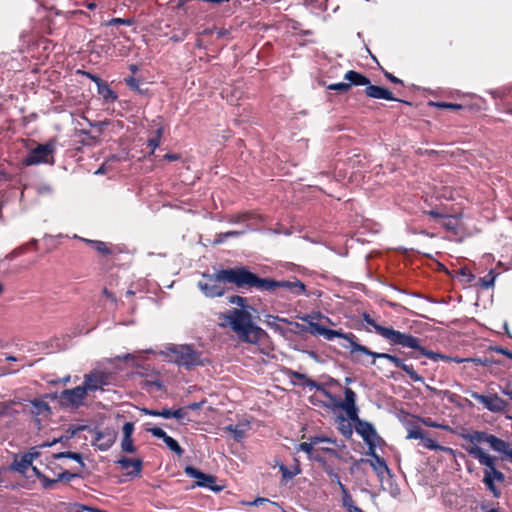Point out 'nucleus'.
Instances as JSON below:
<instances>
[{
	"mask_svg": "<svg viewBox=\"0 0 512 512\" xmlns=\"http://www.w3.org/2000/svg\"><path fill=\"white\" fill-rule=\"evenodd\" d=\"M229 302L237 304L241 309L233 308L220 314L219 325L223 328H230L240 342L258 347L267 345L270 337L265 330L253 323L251 313L245 309L246 299L241 296H231Z\"/></svg>",
	"mask_w": 512,
	"mask_h": 512,
	"instance_id": "f257e3e1",
	"label": "nucleus"
},
{
	"mask_svg": "<svg viewBox=\"0 0 512 512\" xmlns=\"http://www.w3.org/2000/svg\"><path fill=\"white\" fill-rule=\"evenodd\" d=\"M321 336H323L326 340L329 341L333 340L334 338H341L349 342L350 353L351 355H353V360L356 362L361 361L357 354L370 356L373 357L374 359H386L393 363L397 368L403 370L413 382H424V378L414 370L412 365L406 364L401 358H399L396 355L370 351L366 346L361 345L355 341L356 337L353 333H345L342 330H333L325 327ZM374 363L375 360L372 361V364Z\"/></svg>",
	"mask_w": 512,
	"mask_h": 512,
	"instance_id": "f03ea898",
	"label": "nucleus"
},
{
	"mask_svg": "<svg viewBox=\"0 0 512 512\" xmlns=\"http://www.w3.org/2000/svg\"><path fill=\"white\" fill-rule=\"evenodd\" d=\"M466 452L477 459L478 462L485 466L483 483L486 488L493 494L494 497L500 496V490L496 487L495 482L503 483L505 481V475L496 469V458L484 452L479 446H466Z\"/></svg>",
	"mask_w": 512,
	"mask_h": 512,
	"instance_id": "7ed1b4c3",
	"label": "nucleus"
},
{
	"mask_svg": "<svg viewBox=\"0 0 512 512\" xmlns=\"http://www.w3.org/2000/svg\"><path fill=\"white\" fill-rule=\"evenodd\" d=\"M222 279L226 283L235 285L237 288H257L263 291L265 278L258 277L246 267H236L221 270Z\"/></svg>",
	"mask_w": 512,
	"mask_h": 512,
	"instance_id": "20e7f679",
	"label": "nucleus"
},
{
	"mask_svg": "<svg viewBox=\"0 0 512 512\" xmlns=\"http://www.w3.org/2000/svg\"><path fill=\"white\" fill-rule=\"evenodd\" d=\"M167 361L184 367L188 371L192 369V346L188 344H168L159 352Z\"/></svg>",
	"mask_w": 512,
	"mask_h": 512,
	"instance_id": "39448f33",
	"label": "nucleus"
},
{
	"mask_svg": "<svg viewBox=\"0 0 512 512\" xmlns=\"http://www.w3.org/2000/svg\"><path fill=\"white\" fill-rule=\"evenodd\" d=\"M363 320L365 323L374 328L376 333L389 341L391 345H399L404 347V345H408L412 343V339L410 338V334L403 333L398 330L393 329L392 327H385L378 324L373 318L370 317L369 314H363Z\"/></svg>",
	"mask_w": 512,
	"mask_h": 512,
	"instance_id": "423d86ee",
	"label": "nucleus"
},
{
	"mask_svg": "<svg viewBox=\"0 0 512 512\" xmlns=\"http://www.w3.org/2000/svg\"><path fill=\"white\" fill-rule=\"evenodd\" d=\"M55 152V145L52 142L39 144L32 149L28 155L23 159V164L26 166L38 165L42 163L53 164V154Z\"/></svg>",
	"mask_w": 512,
	"mask_h": 512,
	"instance_id": "0eeeda50",
	"label": "nucleus"
},
{
	"mask_svg": "<svg viewBox=\"0 0 512 512\" xmlns=\"http://www.w3.org/2000/svg\"><path fill=\"white\" fill-rule=\"evenodd\" d=\"M283 289L293 296H300L305 294L306 286L300 280L294 278L293 280H282L277 281L269 278H265L263 291H273L276 289Z\"/></svg>",
	"mask_w": 512,
	"mask_h": 512,
	"instance_id": "6e6552de",
	"label": "nucleus"
},
{
	"mask_svg": "<svg viewBox=\"0 0 512 512\" xmlns=\"http://www.w3.org/2000/svg\"><path fill=\"white\" fill-rule=\"evenodd\" d=\"M226 280L221 277V270L215 275L206 276L199 282V288L207 297L221 296L225 292Z\"/></svg>",
	"mask_w": 512,
	"mask_h": 512,
	"instance_id": "1a4fd4ad",
	"label": "nucleus"
},
{
	"mask_svg": "<svg viewBox=\"0 0 512 512\" xmlns=\"http://www.w3.org/2000/svg\"><path fill=\"white\" fill-rule=\"evenodd\" d=\"M110 374L101 370H93L84 375L82 387L85 388V392H95L97 390H104V386L109 385Z\"/></svg>",
	"mask_w": 512,
	"mask_h": 512,
	"instance_id": "9d476101",
	"label": "nucleus"
},
{
	"mask_svg": "<svg viewBox=\"0 0 512 512\" xmlns=\"http://www.w3.org/2000/svg\"><path fill=\"white\" fill-rule=\"evenodd\" d=\"M86 396L85 388L80 385L72 389L63 390L59 395V402L63 407L79 408L84 404Z\"/></svg>",
	"mask_w": 512,
	"mask_h": 512,
	"instance_id": "9b49d317",
	"label": "nucleus"
},
{
	"mask_svg": "<svg viewBox=\"0 0 512 512\" xmlns=\"http://www.w3.org/2000/svg\"><path fill=\"white\" fill-rule=\"evenodd\" d=\"M470 396L480 402L485 409L493 413L504 412L508 406V403L497 394L482 395L471 391Z\"/></svg>",
	"mask_w": 512,
	"mask_h": 512,
	"instance_id": "f8f14e48",
	"label": "nucleus"
},
{
	"mask_svg": "<svg viewBox=\"0 0 512 512\" xmlns=\"http://www.w3.org/2000/svg\"><path fill=\"white\" fill-rule=\"evenodd\" d=\"M323 443L333 444L339 447V443L335 439H331L325 436L316 435L309 439V442H302L299 444V450L305 452L310 460H321L320 456L316 453V445Z\"/></svg>",
	"mask_w": 512,
	"mask_h": 512,
	"instance_id": "ddd939ff",
	"label": "nucleus"
},
{
	"mask_svg": "<svg viewBox=\"0 0 512 512\" xmlns=\"http://www.w3.org/2000/svg\"><path fill=\"white\" fill-rule=\"evenodd\" d=\"M194 486L204 487L213 492H220L225 488L224 484H218L217 478L194 469Z\"/></svg>",
	"mask_w": 512,
	"mask_h": 512,
	"instance_id": "4468645a",
	"label": "nucleus"
},
{
	"mask_svg": "<svg viewBox=\"0 0 512 512\" xmlns=\"http://www.w3.org/2000/svg\"><path fill=\"white\" fill-rule=\"evenodd\" d=\"M40 455L39 452H28L17 454L11 464V469L25 475L27 470L32 466V462Z\"/></svg>",
	"mask_w": 512,
	"mask_h": 512,
	"instance_id": "2eb2a0df",
	"label": "nucleus"
},
{
	"mask_svg": "<svg viewBox=\"0 0 512 512\" xmlns=\"http://www.w3.org/2000/svg\"><path fill=\"white\" fill-rule=\"evenodd\" d=\"M410 338L412 339V343L408 344V345H404L403 348H410V349L417 350V351H419V353L421 355H423L433 361H439V360L446 361V362L451 361L452 356H448L445 354L436 353V352L427 350L426 348L421 346L419 338H417L411 334H410Z\"/></svg>",
	"mask_w": 512,
	"mask_h": 512,
	"instance_id": "dca6fc26",
	"label": "nucleus"
},
{
	"mask_svg": "<svg viewBox=\"0 0 512 512\" xmlns=\"http://www.w3.org/2000/svg\"><path fill=\"white\" fill-rule=\"evenodd\" d=\"M330 477L336 482V484L339 486L341 493H342V505L346 509L347 512H364L360 507H358L349 493L348 489L343 485V483L340 480L339 475L334 472Z\"/></svg>",
	"mask_w": 512,
	"mask_h": 512,
	"instance_id": "f3484780",
	"label": "nucleus"
},
{
	"mask_svg": "<svg viewBox=\"0 0 512 512\" xmlns=\"http://www.w3.org/2000/svg\"><path fill=\"white\" fill-rule=\"evenodd\" d=\"M116 463L119 464L121 468L126 471V475L132 477L140 476L143 468V462L141 459H129L126 457H122Z\"/></svg>",
	"mask_w": 512,
	"mask_h": 512,
	"instance_id": "a211bd4d",
	"label": "nucleus"
},
{
	"mask_svg": "<svg viewBox=\"0 0 512 512\" xmlns=\"http://www.w3.org/2000/svg\"><path fill=\"white\" fill-rule=\"evenodd\" d=\"M342 447H344L343 444H339V447H336L333 444H327V443L316 445V453L320 456L321 460H315V461L316 462H324V459H328V460L340 459L338 449L342 448Z\"/></svg>",
	"mask_w": 512,
	"mask_h": 512,
	"instance_id": "6ab92c4d",
	"label": "nucleus"
},
{
	"mask_svg": "<svg viewBox=\"0 0 512 512\" xmlns=\"http://www.w3.org/2000/svg\"><path fill=\"white\" fill-rule=\"evenodd\" d=\"M344 394L345 399L339 404V407L342 408L351 419H354L357 417L358 411L356 407V393L351 388H346Z\"/></svg>",
	"mask_w": 512,
	"mask_h": 512,
	"instance_id": "aec40b11",
	"label": "nucleus"
},
{
	"mask_svg": "<svg viewBox=\"0 0 512 512\" xmlns=\"http://www.w3.org/2000/svg\"><path fill=\"white\" fill-rule=\"evenodd\" d=\"M487 443L494 451L505 455L512 462V443L506 442L492 434L489 435Z\"/></svg>",
	"mask_w": 512,
	"mask_h": 512,
	"instance_id": "412c9836",
	"label": "nucleus"
},
{
	"mask_svg": "<svg viewBox=\"0 0 512 512\" xmlns=\"http://www.w3.org/2000/svg\"><path fill=\"white\" fill-rule=\"evenodd\" d=\"M369 454L372 456V459L371 460H367V462H369L370 466L373 468V470L377 474L378 478L382 482L383 478H384V475L386 473L387 474L390 473V469L388 468L385 460L383 458H381L379 455H377L375 453V451L373 450V448H370V453Z\"/></svg>",
	"mask_w": 512,
	"mask_h": 512,
	"instance_id": "4be33fe9",
	"label": "nucleus"
},
{
	"mask_svg": "<svg viewBox=\"0 0 512 512\" xmlns=\"http://www.w3.org/2000/svg\"><path fill=\"white\" fill-rule=\"evenodd\" d=\"M365 93L368 97L373 98V99H384V100H388V101H398V99H396L393 96V94L391 93L390 90H388L387 88L381 87V86H377V85L369 84L365 89Z\"/></svg>",
	"mask_w": 512,
	"mask_h": 512,
	"instance_id": "5701e85b",
	"label": "nucleus"
},
{
	"mask_svg": "<svg viewBox=\"0 0 512 512\" xmlns=\"http://www.w3.org/2000/svg\"><path fill=\"white\" fill-rule=\"evenodd\" d=\"M30 413L35 417L37 425H40L39 417H48L51 413V408L47 402L39 399H34L31 401Z\"/></svg>",
	"mask_w": 512,
	"mask_h": 512,
	"instance_id": "b1692460",
	"label": "nucleus"
},
{
	"mask_svg": "<svg viewBox=\"0 0 512 512\" xmlns=\"http://www.w3.org/2000/svg\"><path fill=\"white\" fill-rule=\"evenodd\" d=\"M356 431L363 440L372 448L373 440L377 436L376 430L373 425L369 422L360 421Z\"/></svg>",
	"mask_w": 512,
	"mask_h": 512,
	"instance_id": "393cba45",
	"label": "nucleus"
},
{
	"mask_svg": "<svg viewBox=\"0 0 512 512\" xmlns=\"http://www.w3.org/2000/svg\"><path fill=\"white\" fill-rule=\"evenodd\" d=\"M250 428V422L245 421L236 425H227L223 429L229 432L232 438L238 442L244 439L246 431Z\"/></svg>",
	"mask_w": 512,
	"mask_h": 512,
	"instance_id": "a878e982",
	"label": "nucleus"
},
{
	"mask_svg": "<svg viewBox=\"0 0 512 512\" xmlns=\"http://www.w3.org/2000/svg\"><path fill=\"white\" fill-rule=\"evenodd\" d=\"M344 79L348 81V84L351 86H368L370 84V79L366 77L365 75L354 71L349 70L345 73Z\"/></svg>",
	"mask_w": 512,
	"mask_h": 512,
	"instance_id": "bb28decb",
	"label": "nucleus"
},
{
	"mask_svg": "<svg viewBox=\"0 0 512 512\" xmlns=\"http://www.w3.org/2000/svg\"><path fill=\"white\" fill-rule=\"evenodd\" d=\"M140 386L143 390H146L149 393H157L164 391V384L160 380L158 375L154 376L153 379H142Z\"/></svg>",
	"mask_w": 512,
	"mask_h": 512,
	"instance_id": "cd10ccee",
	"label": "nucleus"
},
{
	"mask_svg": "<svg viewBox=\"0 0 512 512\" xmlns=\"http://www.w3.org/2000/svg\"><path fill=\"white\" fill-rule=\"evenodd\" d=\"M74 137L77 138V142L84 146H93L98 142L97 137L89 134L87 130L76 129Z\"/></svg>",
	"mask_w": 512,
	"mask_h": 512,
	"instance_id": "c85d7f7f",
	"label": "nucleus"
},
{
	"mask_svg": "<svg viewBox=\"0 0 512 512\" xmlns=\"http://www.w3.org/2000/svg\"><path fill=\"white\" fill-rule=\"evenodd\" d=\"M97 93L101 96L105 103H113L117 100V94L110 88L107 82L99 84Z\"/></svg>",
	"mask_w": 512,
	"mask_h": 512,
	"instance_id": "c756f323",
	"label": "nucleus"
},
{
	"mask_svg": "<svg viewBox=\"0 0 512 512\" xmlns=\"http://www.w3.org/2000/svg\"><path fill=\"white\" fill-rule=\"evenodd\" d=\"M84 241L103 256L112 254V249L106 242L90 239H84Z\"/></svg>",
	"mask_w": 512,
	"mask_h": 512,
	"instance_id": "7c9ffc66",
	"label": "nucleus"
},
{
	"mask_svg": "<svg viewBox=\"0 0 512 512\" xmlns=\"http://www.w3.org/2000/svg\"><path fill=\"white\" fill-rule=\"evenodd\" d=\"M300 319L304 322H306L308 324V329L307 331L312 334V335H318V336H321L322 333H323V330H324V326L317 323V322H313V316L312 315H304L302 317H300Z\"/></svg>",
	"mask_w": 512,
	"mask_h": 512,
	"instance_id": "2f4dec72",
	"label": "nucleus"
},
{
	"mask_svg": "<svg viewBox=\"0 0 512 512\" xmlns=\"http://www.w3.org/2000/svg\"><path fill=\"white\" fill-rule=\"evenodd\" d=\"M440 225L446 230L456 233L459 227V218L456 216L445 215L440 222Z\"/></svg>",
	"mask_w": 512,
	"mask_h": 512,
	"instance_id": "473e14b6",
	"label": "nucleus"
},
{
	"mask_svg": "<svg viewBox=\"0 0 512 512\" xmlns=\"http://www.w3.org/2000/svg\"><path fill=\"white\" fill-rule=\"evenodd\" d=\"M489 435L490 434L485 433V432L474 431L472 433L465 435L464 438L466 440L470 441L473 444L472 446H474V445L478 446V444L481 442L487 443Z\"/></svg>",
	"mask_w": 512,
	"mask_h": 512,
	"instance_id": "72a5a7b5",
	"label": "nucleus"
},
{
	"mask_svg": "<svg viewBox=\"0 0 512 512\" xmlns=\"http://www.w3.org/2000/svg\"><path fill=\"white\" fill-rule=\"evenodd\" d=\"M421 442H422V445L425 448L429 449V450H433V451H452L451 448H447V447H444V446H441V445L437 444L436 441L433 440L432 438L428 437L426 433L422 437Z\"/></svg>",
	"mask_w": 512,
	"mask_h": 512,
	"instance_id": "f704fd0d",
	"label": "nucleus"
},
{
	"mask_svg": "<svg viewBox=\"0 0 512 512\" xmlns=\"http://www.w3.org/2000/svg\"><path fill=\"white\" fill-rule=\"evenodd\" d=\"M53 458L54 459L69 458V459L77 461L80 464L81 469H83L85 467L82 455L77 452H72V451L59 452V453L53 454Z\"/></svg>",
	"mask_w": 512,
	"mask_h": 512,
	"instance_id": "c9c22d12",
	"label": "nucleus"
},
{
	"mask_svg": "<svg viewBox=\"0 0 512 512\" xmlns=\"http://www.w3.org/2000/svg\"><path fill=\"white\" fill-rule=\"evenodd\" d=\"M32 471L34 475L37 477V479L41 482V486L44 489H53L54 488V481H51V478L43 474L37 467L31 466Z\"/></svg>",
	"mask_w": 512,
	"mask_h": 512,
	"instance_id": "e433bc0d",
	"label": "nucleus"
},
{
	"mask_svg": "<svg viewBox=\"0 0 512 512\" xmlns=\"http://www.w3.org/2000/svg\"><path fill=\"white\" fill-rule=\"evenodd\" d=\"M279 322H285V323H288V321L286 319H283V318H280L278 316H274V315H267L266 316V319H265V323L267 326H269L271 329H273L274 331H277V332H280V333H283L284 330L283 328L279 325Z\"/></svg>",
	"mask_w": 512,
	"mask_h": 512,
	"instance_id": "4c0bfd02",
	"label": "nucleus"
},
{
	"mask_svg": "<svg viewBox=\"0 0 512 512\" xmlns=\"http://www.w3.org/2000/svg\"><path fill=\"white\" fill-rule=\"evenodd\" d=\"M80 477V471L71 472L68 470H62L57 474L55 478H51V481H54V485L60 481L70 482L72 479Z\"/></svg>",
	"mask_w": 512,
	"mask_h": 512,
	"instance_id": "58836bf2",
	"label": "nucleus"
},
{
	"mask_svg": "<svg viewBox=\"0 0 512 512\" xmlns=\"http://www.w3.org/2000/svg\"><path fill=\"white\" fill-rule=\"evenodd\" d=\"M279 470H280V472L282 474L283 480H285V481L292 480L296 475H298L301 472V470H300L298 465H296L291 470L286 465L280 464L279 465Z\"/></svg>",
	"mask_w": 512,
	"mask_h": 512,
	"instance_id": "ea45409f",
	"label": "nucleus"
},
{
	"mask_svg": "<svg viewBox=\"0 0 512 512\" xmlns=\"http://www.w3.org/2000/svg\"><path fill=\"white\" fill-rule=\"evenodd\" d=\"M192 406H187L183 408H179L176 410H173V416L172 418H175L179 421L181 424H186L190 421L189 415H188V409H190Z\"/></svg>",
	"mask_w": 512,
	"mask_h": 512,
	"instance_id": "a19ab883",
	"label": "nucleus"
},
{
	"mask_svg": "<svg viewBox=\"0 0 512 512\" xmlns=\"http://www.w3.org/2000/svg\"><path fill=\"white\" fill-rule=\"evenodd\" d=\"M251 216L249 212H241L228 216L227 221L231 224L243 223L251 219Z\"/></svg>",
	"mask_w": 512,
	"mask_h": 512,
	"instance_id": "79ce46f5",
	"label": "nucleus"
},
{
	"mask_svg": "<svg viewBox=\"0 0 512 512\" xmlns=\"http://www.w3.org/2000/svg\"><path fill=\"white\" fill-rule=\"evenodd\" d=\"M495 279H496V274L494 273L493 270H490L488 272V274H486L485 276H483L479 279V283H480L481 287L488 289V288H491L494 286Z\"/></svg>",
	"mask_w": 512,
	"mask_h": 512,
	"instance_id": "37998d69",
	"label": "nucleus"
},
{
	"mask_svg": "<svg viewBox=\"0 0 512 512\" xmlns=\"http://www.w3.org/2000/svg\"><path fill=\"white\" fill-rule=\"evenodd\" d=\"M135 24L134 18H112L103 23L104 26H114V25H126L131 26Z\"/></svg>",
	"mask_w": 512,
	"mask_h": 512,
	"instance_id": "c03bdc74",
	"label": "nucleus"
},
{
	"mask_svg": "<svg viewBox=\"0 0 512 512\" xmlns=\"http://www.w3.org/2000/svg\"><path fill=\"white\" fill-rule=\"evenodd\" d=\"M264 503H269V504L274 505L276 507H280L279 503L271 501V500H269L267 498H264V497H257L253 501H241V504L244 505V506H259V505H262Z\"/></svg>",
	"mask_w": 512,
	"mask_h": 512,
	"instance_id": "a18cd8bd",
	"label": "nucleus"
},
{
	"mask_svg": "<svg viewBox=\"0 0 512 512\" xmlns=\"http://www.w3.org/2000/svg\"><path fill=\"white\" fill-rule=\"evenodd\" d=\"M161 137H162V128H158L155 131L154 136L148 139L147 146L151 149V152H154V150L157 147H159Z\"/></svg>",
	"mask_w": 512,
	"mask_h": 512,
	"instance_id": "49530a36",
	"label": "nucleus"
},
{
	"mask_svg": "<svg viewBox=\"0 0 512 512\" xmlns=\"http://www.w3.org/2000/svg\"><path fill=\"white\" fill-rule=\"evenodd\" d=\"M121 448H122V451H124V452L135 453L136 447L134 445L133 438L132 437H128V438L123 437L122 442H121Z\"/></svg>",
	"mask_w": 512,
	"mask_h": 512,
	"instance_id": "de8ad7c7",
	"label": "nucleus"
},
{
	"mask_svg": "<svg viewBox=\"0 0 512 512\" xmlns=\"http://www.w3.org/2000/svg\"><path fill=\"white\" fill-rule=\"evenodd\" d=\"M165 444L168 446V448L170 450H172L173 452H175L178 456H182L183 453H184V450L181 448V446L179 445V443L172 437H169L166 441H165Z\"/></svg>",
	"mask_w": 512,
	"mask_h": 512,
	"instance_id": "09e8293b",
	"label": "nucleus"
},
{
	"mask_svg": "<svg viewBox=\"0 0 512 512\" xmlns=\"http://www.w3.org/2000/svg\"><path fill=\"white\" fill-rule=\"evenodd\" d=\"M421 422L426 426V427H430V428H439V429H443V430H447L449 431L451 428L449 425H445V424H440L436 421H434L433 419L431 418H422L421 419Z\"/></svg>",
	"mask_w": 512,
	"mask_h": 512,
	"instance_id": "8fccbe9b",
	"label": "nucleus"
},
{
	"mask_svg": "<svg viewBox=\"0 0 512 512\" xmlns=\"http://www.w3.org/2000/svg\"><path fill=\"white\" fill-rule=\"evenodd\" d=\"M72 510H73V512H84V511H88V512H107V511L99 509V508L87 506V505H84V504H78V503L73 505Z\"/></svg>",
	"mask_w": 512,
	"mask_h": 512,
	"instance_id": "3c124183",
	"label": "nucleus"
},
{
	"mask_svg": "<svg viewBox=\"0 0 512 512\" xmlns=\"http://www.w3.org/2000/svg\"><path fill=\"white\" fill-rule=\"evenodd\" d=\"M431 104L434 105L435 107L440 108V109H451V110H460V109H462V105L461 104H457V103L435 102V103H431Z\"/></svg>",
	"mask_w": 512,
	"mask_h": 512,
	"instance_id": "603ef678",
	"label": "nucleus"
},
{
	"mask_svg": "<svg viewBox=\"0 0 512 512\" xmlns=\"http://www.w3.org/2000/svg\"><path fill=\"white\" fill-rule=\"evenodd\" d=\"M153 436L162 439L164 442L170 437L167 433L160 427H153L147 429Z\"/></svg>",
	"mask_w": 512,
	"mask_h": 512,
	"instance_id": "864d4df0",
	"label": "nucleus"
},
{
	"mask_svg": "<svg viewBox=\"0 0 512 512\" xmlns=\"http://www.w3.org/2000/svg\"><path fill=\"white\" fill-rule=\"evenodd\" d=\"M329 90H335L339 92H346L350 89V84L348 82H339V83H333L328 86Z\"/></svg>",
	"mask_w": 512,
	"mask_h": 512,
	"instance_id": "5fc2aeb1",
	"label": "nucleus"
},
{
	"mask_svg": "<svg viewBox=\"0 0 512 512\" xmlns=\"http://www.w3.org/2000/svg\"><path fill=\"white\" fill-rule=\"evenodd\" d=\"M425 432H423L419 427H415L408 430L407 439H419L421 440L424 436Z\"/></svg>",
	"mask_w": 512,
	"mask_h": 512,
	"instance_id": "6e6d98bb",
	"label": "nucleus"
},
{
	"mask_svg": "<svg viewBox=\"0 0 512 512\" xmlns=\"http://www.w3.org/2000/svg\"><path fill=\"white\" fill-rule=\"evenodd\" d=\"M334 460L324 459V462H319L323 470L330 476L335 472L334 466L331 462Z\"/></svg>",
	"mask_w": 512,
	"mask_h": 512,
	"instance_id": "4d7b16f0",
	"label": "nucleus"
},
{
	"mask_svg": "<svg viewBox=\"0 0 512 512\" xmlns=\"http://www.w3.org/2000/svg\"><path fill=\"white\" fill-rule=\"evenodd\" d=\"M122 431H123V437H132V434L134 432V423L133 422H126L124 425H123V428H122Z\"/></svg>",
	"mask_w": 512,
	"mask_h": 512,
	"instance_id": "13d9d810",
	"label": "nucleus"
},
{
	"mask_svg": "<svg viewBox=\"0 0 512 512\" xmlns=\"http://www.w3.org/2000/svg\"><path fill=\"white\" fill-rule=\"evenodd\" d=\"M125 82L131 89H139L140 82L138 79L134 77H128L125 79Z\"/></svg>",
	"mask_w": 512,
	"mask_h": 512,
	"instance_id": "bf43d9fd",
	"label": "nucleus"
},
{
	"mask_svg": "<svg viewBox=\"0 0 512 512\" xmlns=\"http://www.w3.org/2000/svg\"><path fill=\"white\" fill-rule=\"evenodd\" d=\"M301 385L309 387V388L321 389V385L319 383H317L314 380L309 379L308 377L305 379L304 382L301 383Z\"/></svg>",
	"mask_w": 512,
	"mask_h": 512,
	"instance_id": "052dcab7",
	"label": "nucleus"
},
{
	"mask_svg": "<svg viewBox=\"0 0 512 512\" xmlns=\"http://www.w3.org/2000/svg\"><path fill=\"white\" fill-rule=\"evenodd\" d=\"M227 239H228V234H227V232L218 233V234H216V236H215L214 244H222V243H224Z\"/></svg>",
	"mask_w": 512,
	"mask_h": 512,
	"instance_id": "680f3d73",
	"label": "nucleus"
},
{
	"mask_svg": "<svg viewBox=\"0 0 512 512\" xmlns=\"http://www.w3.org/2000/svg\"><path fill=\"white\" fill-rule=\"evenodd\" d=\"M427 214L430 217L434 218L435 220H439V223L442 221L443 217L445 216V214H441L436 210H430L427 212Z\"/></svg>",
	"mask_w": 512,
	"mask_h": 512,
	"instance_id": "e2e57ef3",
	"label": "nucleus"
},
{
	"mask_svg": "<svg viewBox=\"0 0 512 512\" xmlns=\"http://www.w3.org/2000/svg\"><path fill=\"white\" fill-rule=\"evenodd\" d=\"M159 414H160V417H163L166 419L172 418V416L174 415L173 410L168 409V408H164V409L160 410Z\"/></svg>",
	"mask_w": 512,
	"mask_h": 512,
	"instance_id": "0e129e2a",
	"label": "nucleus"
},
{
	"mask_svg": "<svg viewBox=\"0 0 512 512\" xmlns=\"http://www.w3.org/2000/svg\"><path fill=\"white\" fill-rule=\"evenodd\" d=\"M87 76L97 85V88L99 87V84L101 85L106 82L95 74L87 73Z\"/></svg>",
	"mask_w": 512,
	"mask_h": 512,
	"instance_id": "69168bd1",
	"label": "nucleus"
},
{
	"mask_svg": "<svg viewBox=\"0 0 512 512\" xmlns=\"http://www.w3.org/2000/svg\"><path fill=\"white\" fill-rule=\"evenodd\" d=\"M87 76L97 85V88L99 87V84L101 85L106 82L95 74L87 73Z\"/></svg>",
	"mask_w": 512,
	"mask_h": 512,
	"instance_id": "338daca9",
	"label": "nucleus"
},
{
	"mask_svg": "<svg viewBox=\"0 0 512 512\" xmlns=\"http://www.w3.org/2000/svg\"><path fill=\"white\" fill-rule=\"evenodd\" d=\"M385 77L392 83H395V84H402V80H400L399 78L395 77L393 74L389 73V72H385Z\"/></svg>",
	"mask_w": 512,
	"mask_h": 512,
	"instance_id": "774afa93",
	"label": "nucleus"
}]
</instances>
